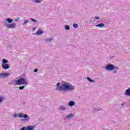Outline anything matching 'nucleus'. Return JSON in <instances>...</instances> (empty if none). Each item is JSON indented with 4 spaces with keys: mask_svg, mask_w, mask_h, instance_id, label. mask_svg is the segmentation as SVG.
Returning <instances> with one entry per match:
<instances>
[{
    "mask_svg": "<svg viewBox=\"0 0 130 130\" xmlns=\"http://www.w3.org/2000/svg\"><path fill=\"white\" fill-rule=\"evenodd\" d=\"M3 101H4V99H3V98L0 96V103L1 102H3Z\"/></svg>",
    "mask_w": 130,
    "mask_h": 130,
    "instance_id": "nucleus-26",
    "label": "nucleus"
},
{
    "mask_svg": "<svg viewBox=\"0 0 130 130\" xmlns=\"http://www.w3.org/2000/svg\"><path fill=\"white\" fill-rule=\"evenodd\" d=\"M77 27H79V25L77 23H74L73 24V27L74 28H77Z\"/></svg>",
    "mask_w": 130,
    "mask_h": 130,
    "instance_id": "nucleus-19",
    "label": "nucleus"
},
{
    "mask_svg": "<svg viewBox=\"0 0 130 130\" xmlns=\"http://www.w3.org/2000/svg\"><path fill=\"white\" fill-rule=\"evenodd\" d=\"M18 88L19 90H24L25 86H19Z\"/></svg>",
    "mask_w": 130,
    "mask_h": 130,
    "instance_id": "nucleus-20",
    "label": "nucleus"
},
{
    "mask_svg": "<svg viewBox=\"0 0 130 130\" xmlns=\"http://www.w3.org/2000/svg\"><path fill=\"white\" fill-rule=\"evenodd\" d=\"M4 25L6 26L7 28H8V29H14V28H15V27H17V24H16V23H15L8 24L5 23Z\"/></svg>",
    "mask_w": 130,
    "mask_h": 130,
    "instance_id": "nucleus-5",
    "label": "nucleus"
},
{
    "mask_svg": "<svg viewBox=\"0 0 130 130\" xmlns=\"http://www.w3.org/2000/svg\"><path fill=\"white\" fill-rule=\"evenodd\" d=\"M73 116H74L73 114H70L67 115L65 117V118H66V119H67V120H69V119H71V118H73Z\"/></svg>",
    "mask_w": 130,
    "mask_h": 130,
    "instance_id": "nucleus-10",
    "label": "nucleus"
},
{
    "mask_svg": "<svg viewBox=\"0 0 130 130\" xmlns=\"http://www.w3.org/2000/svg\"><path fill=\"white\" fill-rule=\"evenodd\" d=\"M106 71H113L114 70V65L112 64H109L105 67Z\"/></svg>",
    "mask_w": 130,
    "mask_h": 130,
    "instance_id": "nucleus-6",
    "label": "nucleus"
},
{
    "mask_svg": "<svg viewBox=\"0 0 130 130\" xmlns=\"http://www.w3.org/2000/svg\"><path fill=\"white\" fill-rule=\"evenodd\" d=\"M9 76H11V73L8 72L4 73H0V78H2V79L8 78Z\"/></svg>",
    "mask_w": 130,
    "mask_h": 130,
    "instance_id": "nucleus-7",
    "label": "nucleus"
},
{
    "mask_svg": "<svg viewBox=\"0 0 130 130\" xmlns=\"http://www.w3.org/2000/svg\"><path fill=\"white\" fill-rule=\"evenodd\" d=\"M20 117V118H24V119H22L21 121H24V122H26V121H28L30 119V117H28V115L27 114H23V113H19L18 115L17 114H14L13 115V117Z\"/></svg>",
    "mask_w": 130,
    "mask_h": 130,
    "instance_id": "nucleus-2",
    "label": "nucleus"
},
{
    "mask_svg": "<svg viewBox=\"0 0 130 130\" xmlns=\"http://www.w3.org/2000/svg\"><path fill=\"white\" fill-rule=\"evenodd\" d=\"M86 79L90 82V83H95V80H92L90 77H87Z\"/></svg>",
    "mask_w": 130,
    "mask_h": 130,
    "instance_id": "nucleus-16",
    "label": "nucleus"
},
{
    "mask_svg": "<svg viewBox=\"0 0 130 130\" xmlns=\"http://www.w3.org/2000/svg\"><path fill=\"white\" fill-rule=\"evenodd\" d=\"M125 96H130V88L127 89L124 93Z\"/></svg>",
    "mask_w": 130,
    "mask_h": 130,
    "instance_id": "nucleus-9",
    "label": "nucleus"
},
{
    "mask_svg": "<svg viewBox=\"0 0 130 130\" xmlns=\"http://www.w3.org/2000/svg\"><path fill=\"white\" fill-rule=\"evenodd\" d=\"M9 61L6 59H3L2 60V68L3 70H8L10 69V67L9 64Z\"/></svg>",
    "mask_w": 130,
    "mask_h": 130,
    "instance_id": "nucleus-4",
    "label": "nucleus"
},
{
    "mask_svg": "<svg viewBox=\"0 0 130 130\" xmlns=\"http://www.w3.org/2000/svg\"><path fill=\"white\" fill-rule=\"evenodd\" d=\"M6 21L8 22L9 24H11V23H13V19L11 18H6Z\"/></svg>",
    "mask_w": 130,
    "mask_h": 130,
    "instance_id": "nucleus-15",
    "label": "nucleus"
},
{
    "mask_svg": "<svg viewBox=\"0 0 130 130\" xmlns=\"http://www.w3.org/2000/svg\"><path fill=\"white\" fill-rule=\"evenodd\" d=\"M75 105L76 103H75L74 101H70L68 104L69 106H74Z\"/></svg>",
    "mask_w": 130,
    "mask_h": 130,
    "instance_id": "nucleus-14",
    "label": "nucleus"
},
{
    "mask_svg": "<svg viewBox=\"0 0 130 130\" xmlns=\"http://www.w3.org/2000/svg\"><path fill=\"white\" fill-rule=\"evenodd\" d=\"M96 20H91L90 23H94Z\"/></svg>",
    "mask_w": 130,
    "mask_h": 130,
    "instance_id": "nucleus-30",
    "label": "nucleus"
},
{
    "mask_svg": "<svg viewBox=\"0 0 130 130\" xmlns=\"http://www.w3.org/2000/svg\"><path fill=\"white\" fill-rule=\"evenodd\" d=\"M46 42H51L52 41V38H48L46 39Z\"/></svg>",
    "mask_w": 130,
    "mask_h": 130,
    "instance_id": "nucleus-18",
    "label": "nucleus"
},
{
    "mask_svg": "<svg viewBox=\"0 0 130 130\" xmlns=\"http://www.w3.org/2000/svg\"><path fill=\"white\" fill-rule=\"evenodd\" d=\"M105 25L104 24V23H100L99 24H96L95 25V27H98L99 28H102L103 27H104Z\"/></svg>",
    "mask_w": 130,
    "mask_h": 130,
    "instance_id": "nucleus-13",
    "label": "nucleus"
},
{
    "mask_svg": "<svg viewBox=\"0 0 130 130\" xmlns=\"http://www.w3.org/2000/svg\"><path fill=\"white\" fill-rule=\"evenodd\" d=\"M19 20H20V18L18 17L17 19H15L14 20L15 22H18L19 21Z\"/></svg>",
    "mask_w": 130,
    "mask_h": 130,
    "instance_id": "nucleus-24",
    "label": "nucleus"
},
{
    "mask_svg": "<svg viewBox=\"0 0 130 130\" xmlns=\"http://www.w3.org/2000/svg\"><path fill=\"white\" fill-rule=\"evenodd\" d=\"M29 21L28 20H25L24 23H23V25H26V23H28Z\"/></svg>",
    "mask_w": 130,
    "mask_h": 130,
    "instance_id": "nucleus-23",
    "label": "nucleus"
},
{
    "mask_svg": "<svg viewBox=\"0 0 130 130\" xmlns=\"http://www.w3.org/2000/svg\"><path fill=\"white\" fill-rule=\"evenodd\" d=\"M95 19H100V17H98V16H96V17H95Z\"/></svg>",
    "mask_w": 130,
    "mask_h": 130,
    "instance_id": "nucleus-31",
    "label": "nucleus"
},
{
    "mask_svg": "<svg viewBox=\"0 0 130 130\" xmlns=\"http://www.w3.org/2000/svg\"><path fill=\"white\" fill-rule=\"evenodd\" d=\"M102 109L99 108H93V112H98V111H101Z\"/></svg>",
    "mask_w": 130,
    "mask_h": 130,
    "instance_id": "nucleus-11",
    "label": "nucleus"
},
{
    "mask_svg": "<svg viewBox=\"0 0 130 130\" xmlns=\"http://www.w3.org/2000/svg\"><path fill=\"white\" fill-rule=\"evenodd\" d=\"M30 20L32 21V22H35L36 23H38V21L33 18H30Z\"/></svg>",
    "mask_w": 130,
    "mask_h": 130,
    "instance_id": "nucleus-22",
    "label": "nucleus"
},
{
    "mask_svg": "<svg viewBox=\"0 0 130 130\" xmlns=\"http://www.w3.org/2000/svg\"><path fill=\"white\" fill-rule=\"evenodd\" d=\"M43 33H44V32H43V30L40 29L38 30H37L36 32L34 33L33 35H41L43 34Z\"/></svg>",
    "mask_w": 130,
    "mask_h": 130,
    "instance_id": "nucleus-8",
    "label": "nucleus"
},
{
    "mask_svg": "<svg viewBox=\"0 0 130 130\" xmlns=\"http://www.w3.org/2000/svg\"><path fill=\"white\" fill-rule=\"evenodd\" d=\"M64 29L65 30H70V25H66L64 26Z\"/></svg>",
    "mask_w": 130,
    "mask_h": 130,
    "instance_id": "nucleus-17",
    "label": "nucleus"
},
{
    "mask_svg": "<svg viewBox=\"0 0 130 130\" xmlns=\"http://www.w3.org/2000/svg\"><path fill=\"white\" fill-rule=\"evenodd\" d=\"M42 2V0H36L35 3L37 4H40Z\"/></svg>",
    "mask_w": 130,
    "mask_h": 130,
    "instance_id": "nucleus-21",
    "label": "nucleus"
},
{
    "mask_svg": "<svg viewBox=\"0 0 130 130\" xmlns=\"http://www.w3.org/2000/svg\"><path fill=\"white\" fill-rule=\"evenodd\" d=\"M32 30L33 31H34V30H36V26L33 27Z\"/></svg>",
    "mask_w": 130,
    "mask_h": 130,
    "instance_id": "nucleus-32",
    "label": "nucleus"
},
{
    "mask_svg": "<svg viewBox=\"0 0 130 130\" xmlns=\"http://www.w3.org/2000/svg\"><path fill=\"white\" fill-rule=\"evenodd\" d=\"M67 107L60 106L59 108V111H64L67 110Z\"/></svg>",
    "mask_w": 130,
    "mask_h": 130,
    "instance_id": "nucleus-12",
    "label": "nucleus"
},
{
    "mask_svg": "<svg viewBox=\"0 0 130 130\" xmlns=\"http://www.w3.org/2000/svg\"><path fill=\"white\" fill-rule=\"evenodd\" d=\"M38 72V69H36L34 70V73H37Z\"/></svg>",
    "mask_w": 130,
    "mask_h": 130,
    "instance_id": "nucleus-27",
    "label": "nucleus"
},
{
    "mask_svg": "<svg viewBox=\"0 0 130 130\" xmlns=\"http://www.w3.org/2000/svg\"><path fill=\"white\" fill-rule=\"evenodd\" d=\"M116 73H117V71L116 70H114L113 71V74H116Z\"/></svg>",
    "mask_w": 130,
    "mask_h": 130,
    "instance_id": "nucleus-28",
    "label": "nucleus"
},
{
    "mask_svg": "<svg viewBox=\"0 0 130 130\" xmlns=\"http://www.w3.org/2000/svg\"><path fill=\"white\" fill-rule=\"evenodd\" d=\"M60 83H57L56 84V88H55L56 91H74L76 89V86L70 84V83H64L60 86Z\"/></svg>",
    "mask_w": 130,
    "mask_h": 130,
    "instance_id": "nucleus-1",
    "label": "nucleus"
},
{
    "mask_svg": "<svg viewBox=\"0 0 130 130\" xmlns=\"http://www.w3.org/2000/svg\"><path fill=\"white\" fill-rule=\"evenodd\" d=\"M121 105L122 108H123V107H124V103L121 104Z\"/></svg>",
    "mask_w": 130,
    "mask_h": 130,
    "instance_id": "nucleus-29",
    "label": "nucleus"
},
{
    "mask_svg": "<svg viewBox=\"0 0 130 130\" xmlns=\"http://www.w3.org/2000/svg\"><path fill=\"white\" fill-rule=\"evenodd\" d=\"M32 2H34V1H32Z\"/></svg>",
    "mask_w": 130,
    "mask_h": 130,
    "instance_id": "nucleus-33",
    "label": "nucleus"
},
{
    "mask_svg": "<svg viewBox=\"0 0 130 130\" xmlns=\"http://www.w3.org/2000/svg\"><path fill=\"white\" fill-rule=\"evenodd\" d=\"M14 83L16 85H25V86H28V82H26V79L22 77L18 80H15Z\"/></svg>",
    "mask_w": 130,
    "mask_h": 130,
    "instance_id": "nucleus-3",
    "label": "nucleus"
},
{
    "mask_svg": "<svg viewBox=\"0 0 130 130\" xmlns=\"http://www.w3.org/2000/svg\"><path fill=\"white\" fill-rule=\"evenodd\" d=\"M114 70H119V68L117 66H114Z\"/></svg>",
    "mask_w": 130,
    "mask_h": 130,
    "instance_id": "nucleus-25",
    "label": "nucleus"
}]
</instances>
